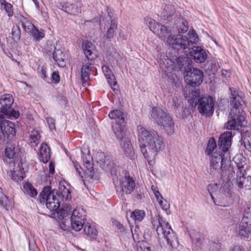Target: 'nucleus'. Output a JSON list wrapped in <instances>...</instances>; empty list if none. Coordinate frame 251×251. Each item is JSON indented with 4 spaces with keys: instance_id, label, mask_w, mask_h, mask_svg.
Returning a JSON list of instances; mask_svg holds the SVG:
<instances>
[{
    "instance_id": "f257e3e1",
    "label": "nucleus",
    "mask_w": 251,
    "mask_h": 251,
    "mask_svg": "<svg viewBox=\"0 0 251 251\" xmlns=\"http://www.w3.org/2000/svg\"><path fill=\"white\" fill-rule=\"evenodd\" d=\"M232 132L226 131L220 136L218 145L219 150L211 155L209 170L211 174L221 173L223 176L229 170L230 166V156L228 150L231 145Z\"/></svg>"
},
{
    "instance_id": "f03ea898",
    "label": "nucleus",
    "mask_w": 251,
    "mask_h": 251,
    "mask_svg": "<svg viewBox=\"0 0 251 251\" xmlns=\"http://www.w3.org/2000/svg\"><path fill=\"white\" fill-rule=\"evenodd\" d=\"M138 136L141 151L150 165H152L158 152L165 147L164 138L155 131H149L138 126Z\"/></svg>"
},
{
    "instance_id": "7ed1b4c3",
    "label": "nucleus",
    "mask_w": 251,
    "mask_h": 251,
    "mask_svg": "<svg viewBox=\"0 0 251 251\" xmlns=\"http://www.w3.org/2000/svg\"><path fill=\"white\" fill-rule=\"evenodd\" d=\"M231 92V112L228 116V121L226 128L228 130H238L241 122L245 121V113L243 110L246 103L243 99L244 94L234 88H230Z\"/></svg>"
},
{
    "instance_id": "20e7f679",
    "label": "nucleus",
    "mask_w": 251,
    "mask_h": 251,
    "mask_svg": "<svg viewBox=\"0 0 251 251\" xmlns=\"http://www.w3.org/2000/svg\"><path fill=\"white\" fill-rule=\"evenodd\" d=\"M175 19H171L170 22H166L163 25L149 18H146L145 21L151 31L156 33L158 37L164 41L167 46L176 50L177 43L176 39L178 35H175L176 30L172 25L174 23L176 24Z\"/></svg>"
},
{
    "instance_id": "39448f33",
    "label": "nucleus",
    "mask_w": 251,
    "mask_h": 251,
    "mask_svg": "<svg viewBox=\"0 0 251 251\" xmlns=\"http://www.w3.org/2000/svg\"><path fill=\"white\" fill-rule=\"evenodd\" d=\"M63 217L61 227L64 230H67L70 227V223L66 217L71 215L70 224L72 228L76 231H80L84 226L85 222V215L81 209H73L70 205H66L61 212Z\"/></svg>"
},
{
    "instance_id": "423d86ee",
    "label": "nucleus",
    "mask_w": 251,
    "mask_h": 251,
    "mask_svg": "<svg viewBox=\"0 0 251 251\" xmlns=\"http://www.w3.org/2000/svg\"><path fill=\"white\" fill-rule=\"evenodd\" d=\"M151 223L156 228L158 238L162 236L171 248H176L178 242L176 233L172 229L169 223L164 220L159 214L155 215L151 219Z\"/></svg>"
},
{
    "instance_id": "0eeeda50",
    "label": "nucleus",
    "mask_w": 251,
    "mask_h": 251,
    "mask_svg": "<svg viewBox=\"0 0 251 251\" xmlns=\"http://www.w3.org/2000/svg\"><path fill=\"white\" fill-rule=\"evenodd\" d=\"M151 117L158 125L163 126L168 134L174 133V122L168 113L160 108L154 107L152 108Z\"/></svg>"
},
{
    "instance_id": "6e6552de",
    "label": "nucleus",
    "mask_w": 251,
    "mask_h": 251,
    "mask_svg": "<svg viewBox=\"0 0 251 251\" xmlns=\"http://www.w3.org/2000/svg\"><path fill=\"white\" fill-rule=\"evenodd\" d=\"M57 191L52 190L50 187H45L39 196L40 203L45 204L50 211H55L60 206V202L57 198Z\"/></svg>"
},
{
    "instance_id": "1a4fd4ad",
    "label": "nucleus",
    "mask_w": 251,
    "mask_h": 251,
    "mask_svg": "<svg viewBox=\"0 0 251 251\" xmlns=\"http://www.w3.org/2000/svg\"><path fill=\"white\" fill-rule=\"evenodd\" d=\"M237 172L235 184L239 188L251 190V176L248 175V165L244 162L237 163Z\"/></svg>"
},
{
    "instance_id": "9d476101",
    "label": "nucleus",
    "mask_w": 251,
    "mask_h": 251,
    "mask_svg": "<svg viewBox=\"0 0 251 251\" xmlns=\"http://www.w3.org/2000/svg\"><path fill=\"white\" fill-rule=\"evenodd\" d=\"M111 119L117 122L113 126V131L118 139H122L125 137V114L119 110L111 111L108 115Z\"/></svg>"
},
{
    "instance_id": "9b49d317",
    "label": "nucleus",
    "mask_w": 251,
    "mask_h": 251,
    "mask_svg": "<svg viewBox=\"0 0 251 251\" xmlns=\"http://www.w3.org/2000/svg\"><path fill=\"white\" fill-rule=\"evenodd\" d=\"M13 102V98L10 94L3 95L0 99V112L10 119H17L20 115L18 111L11 108Z\"/></svg>"
},
{
    "instance_id": "f8f14e48",
    "label": "nucleus",
    "mask_w": 251,
    "mask_h": 251,
    "mask_svg": "<svg viewBox=\"0 0 251 251\" xmlns=\"http://www.w3.org/2000/svg\"><path fill=\"white\" fill-rule=\"evenodd\" d=\"M187 36L178 35L176 38V50H179L181 49H187L190 44H195L198 41V37L195 31L190 30L187 34Z\"/></svg>"
},
{
    "instance_id": "ddd939ff",
    "label": "nucleus",
    "mask_w": 251,
    "mask_h": 251,
    "mask_svg": "<svg viewBox=\"0 0 251 251\" xmlns=\"http://www.w3.org/2000/svg\"><path fill=\"white\" fill-rule=\"evenodd\" d=\"M214 105V101L212 97L204 96L199 100L198 109L201 115L209 116L213 113Z\"/></svg>"
},
{
    "instance_id": "4468645a",
    "label": "nucleus",
    "mask_w": 251,
    "mask_h": 251,
    "mask_svg": "<svg viewBox=\"0 0 251 251\" xmlns=\"http://www.w3.org/2000/svg\"><path fill=\"white\" fill-rule=\"evenodd\" d=\"M186 80L193 87L200 85L203 81V74L200 70L191 68L187 71Z\"/></svg>"
},
{
    "instance_id": "2eb2a0df",
    "label": "nucleus",
    "mask_w": 251,
    "mask_h": 251,
    "mask_svg": "<svg viewBox=\"0 0 251 251\" xmlns=\"http://www.w3.org/2000/svg\"><path fill=\"white\" fill-rule=\"evenodd\" d=\"M187 60V58L185 56L177 57L175 56V57L173 56L172 59H165L164 64L167 65L168 71L172 70H178L186 64Z\"/></svg>"
},
{
    "instance_id": "dca6fc26",
    "label": "nucleus",
    "mask_w": 251,
    "mask_h": 251,
    "mask_svg": "<svg viewBox=\"0 0 251 251\" xmlns=\"http://www.w3.org/2000/svg\"><path fill=\"white\" fill-rule=\"evenodd\" d=\"M5 154L9 163H15L21 159L20 149L16 144H8L5 150Z\"/></svg>"
},
{
    "instance_id": "f3484780",
    "label": "nucleus",
    "mask_w": 251,
    "mask_h": 251,
    "mask_svg": "<svg viewBox=\"0 0 251 251\" xmlns=\"http://www.w3.org/2000/svg\"><path fill=\"white\" fill-rule=\"evenodd\" d=\"M135 183L132 177L126 176L124 178L120 180L119 187L117 191H120L125 194H130L134 189Z\"/></svg>"
},
{
    "instance_id": "a211bd4d",
    "label": "nucleus",
    "mask_w": 251,
    "mask_h": 251,
    "mask_svg": "<svg viewBox=\"0 0 251 251\" xmlns=\"http://www.w3.org/2000/svg\"><path fill=\"white\" fill-rule=\"evenodd\" d=\"M189 54L198 63L203 62L207 58L205 51L201 47L194 46L189 49Z\"/></svg>"
},
{
    "instance_id": "6ab92c4d",
    "label": "nucleus",
    "mask_w": 251,
    "mask_h": 251,
    "mask_svg": "<svg viewBox=\"0 0 251 251\" xmlns=\"http://www.w3.org/2000/svg\"><path fill=\"white\" fill-rule=\"evenodd\" d=\"M175 18L176 24L174 23L172 25L176 30L175 35L185 33L188 29L187 22L181 18L179 15H176Z\"/></svg>"
},
{
    "instance_id": "aec40b11",
    "label": "nucleus",
    "mask_w": 251,
    "mask_h": 251,
    "mask_svg": "<svg viewBox=\"0 0 251 251\" xmlns=\"http://www.w3.org/2000/svg\"><path fill=\"white\" fill-rule=\"evenodd\" d=\"M82 49L86 58L87 61L94 59L97 56V52L94 47L90 42L86 41L82 43Z\"/></svg>"
},
{
    "instance_id": "412c9836",
    "label": "nucleus",
    "mask_w": 251,
    "mask_h": 251,
    "mask_svg": "<svg viewBox=\"0 0 251 251\" xmlns=\"http://www.w3.org/2000/svg\"><path fill=\"white\" fill-rule=\"evenodd\" d=\"M105 28L107 29L106 37L108 39H111L115 35V32L117 29L118 24L115 19L106 20L105 24Z\"/></svg>"
},
{
    "instance_id": "4be33fe9",
    "label": "nucleus",
    "mask_w": 251,
    "mask_h": 251,
    "mask_svg": "<svg viewBox=\"0 0 251 251\" xmlns=\"http://www.w3.org/2000/svg\"><path fill=\"white\" fill-rule=\"evenodd\" d=\"M176 15H178L176 12V8L174 5L170 3L165 4L163 10L161 13V17L164 19L166 18L170 21L171 19L174 18Z\"/></svg>"
},
{
    "instance_id": "5701e85b",
    "label": "nucleus",
    "mask_w": 251,
    "mask_h": 251,
    "mask_svg": "<svg viewBox=\"0 0 251 251\" xmlns=\"http://www.w3.org/2000/svg\"><path fill=\"white\" fill-rule=\"evenodd\" d=\"M251 232V222L247 218H243L239 225V234L246 237Z\"/></svg>"
},
{
    "instance_id": "b1692460",
    "label": "nucleus",
    "mask_w": 251,
    "mask_h": 251,
    "mask_svg": "<svg viewBox=\"0 0 251 251\" xmlns=\"http://www.w3.org/2000/svg\"><path fill=\"white\" fill-rule=\"evenodd\" d=\"M92 65L90 61H84L81 68V77L83 82H87L90 77V71L91 69L90 66Z\"/></svg>"
},
{
    "instance_id": "393cba45",
    "label": "nucleus",
    "mask_w": 251,
    "mask_h": 251,
    "mask_svg": "<svg viewBox=\"0 0 251 251\" xmlns=\"http://www.w3.org/2000/svg\"><path fill=\"white\" fill-rule=\"evenodd\" d=\"M9 176L11 179L17 182H21L25 177V171L22 166H19V169L11 171Z\"/></svg>"
},
{
    "instance_id": "a878e982",
    "label": "nucleus",
    "mask_w": 251,
    "mask_h": 251,
    "mask_svg": "<svg viewBox=\"0 0 251 251\" xmlns=\"http://www.w3.org/2000/svg\"><path fill=\"white\" fill-rule=\"evenodd\" d=\"M40 159L44 163H47L50 159V149L46 144L42 143L40 146Z\"/></svg>"
},
{
    "instance_id": "bb28decb",
    "label": "nucleus",
    "mask_w": 251,
    "mask_h": 251,
    "mask_svg": "<svg viewBox=\"0 0 251 251\" xmlns=\"http://www.w3.org/2000/svg\"><path fill=\"white\" fill-rule=\"evenodd\" d=\"M20 21L24 31L29 35L32 33L36 28L34 25L28 19L24 17H22L20 18Z\"/></svg>"
},
{
    "instance_id": "cd10ccee",
    "label": "nucleus",
    "mask_w": 251,
    "mask_h": 251,
    "mask_svg": "<svg viewBox=\"0 0 251 251\" xmlns=\"http://www.w3.org/2000/svg\"><path fill=\"white\" fill-rule=\"evenodd\" d=\"M64 57L65 54L60 49H55L53 52V58L59 66L63 67L65 65Z\"/></svg>"
},
{
    "instance_id": "c85d7f7f",
    "label": "nucleus",
    "mask_w": 251,
    "mask_h": 251,
    "mask_svg": "<svg viewBox=\"0 0 251 251\" xmlns=\"http://www.w3.org/2000/svg\"><path fill=\"white\" fill-rule=\"evenodd\" d=\"M84 232L85 234L91 238H95L97 236V230L96 226L90 223H86L84 226Z\"/></svg>"
},
{
    "instance_id": "c756f323",
    "label": "nucleus",
    "mask_w": 251,
    "mask_h": 251,
    "mask_svg": "<svg viewBox=\"0 0 251 251\" xmlns=\"http://www.w3.org/2000/svg\"><path fill=\"white\" fill-rule=\"evenodd\" d=\"M59 192L62 197L65 200H68L71 198L70 186L66 183L65 184L64 182L60 183Z\"/></svg>"
},
{
    "instance_id": "7c9ffc66",
    "label": "nucleus",
    "mask_w": 251,
    "mask_h": 251,
    "mask_svg": "<svg viewBox=\"0 0 251 251\" xmlns=\"http://www.w3.org/2000/svg\"><path fill=\"white\" fill-rule=\"evenodd\" d=\"M41 131L38 129H33L30 135L29 141L32 146L36 147L40 142Z\"/></svg>"
},
{
    "instance_id": "2f4dec72",
    "label": "nucleus",
    "mask_w": 251,
    "mask_h": 251,
    "mask_svg": "<svg viewBox=\"0 0 251 251\" xmlns=\"http://www.w3.org/2000/svg\"><path fill=\"white\" fill-rule=\"evenodd\" d=\"M65 11L71 15H77L80 13L81 9L78 3L70 4L65 7Z\"/></svg>"
},
{
    "instance_id": "473e14b6",
    "label": "nucleus",
    "mask_w": 251,
    "mask_h": 251,
    "mask_svg": "<svg viewBox=\"0 0 251 251\" xmlns=\"http://www.w3.org/2000/svg\"><path fill=\"white\" fill-rule=\"evenodd\" d=\"M122 140V139H121ZM124 140L123 149L126 154L128 156H132L134 154V150L130 141L128 139H125L124 137L122 139Z\"/></svg>"
},
{
    "instance_id": "72a5a7b5",
    "label": "nucleus",
    "mask_w": 251,
    "mask_h": 251,
    "mask_svg": "<svg viewBox=\"0 0 251 251\" xmlns=\"http://www.w3.org/2000/svg\"><path fill=\"white\" fill-rule=\"evenodd\" d=\"M1 8L5 10L8 17H11L13 15V9L12 5L5 0H0Z\"/></svg>"
},
{
    "instance_id": "f704fd0d",
    "label": "nucleus",
    "mask_w": 251,
    "mask_h": 251,
    "mask_svg": "<svg viewBox=\"0 0 251 251\" xmlns=\"http://www.w3.org/2000/svg\"><path fill=\"white\" fill-rule=\"evenodd\" d=\"M45 31L43 29L38 30L36 27L33 32L30 34L35 41H39L45 37Z\"/></svg>"
},
{
    "instance_id": "c9c22d12",
    "label": "nucleus",
    "mask_w": 251,
    "mask_h": 251,
    "mask_svg": "<svg viewBox=\"0 0 251 251\" xmlns=\"http://www.w3.org/2000/svg\"><path fill=\"white\" fill-rule=\"evenodd\" d=\"M24 191L31 197H34L37 194L36 189L28 183L25 184L24 185Z\"/></svg>"
},
{
    "instance_id": "e433bc0d",
    "label": "nucleus",
    "mask_w": 251,
    "mask_h": 251,
    "mask_svg": "<svg viewBox=\"0 0 251 251\" xmlns=\"http://www.w3.org/2000/svg\"><path fill=\"white\" fill-rule=\"evenodd\" d=\"M176 70H172L171 71H168L167 68L166 70H164L165 72H167V74L168 78L172 82L176 85L179 84V79L177 75L175 73H173L172 71H175Z\"/></svg>"
},
{
    "instance_id": "4c0bfd02",
    "label": "nucleus",
    "mask_w": 251,
    "mask_h": 251,
    "mask_svg": "<svg viewBox=\"0 0 251 251\" xmlns=\"http://www.w3.org/2000/svg\"><path fill=\"white\" fill-rule=\"evenodd\" d=\"M216 147V144L213 138H210L208 142L207 148L206 149V152L208 155H211L213 153L215 148Z\"/></svg>"
},
{
    "instance_id": "58836bf2",
    "label": "nucleus",
    "mask_w": 251,
    "mask_h": 251,
    "mask_svg": "<svg viewBox=\"0 0 251 251\" xmlns=\"http://www.w3.org/2000/svg\"><path fill=\"white\" fill-rule=\"evenodd\" d=\"M144 212L140 210H135L131 214V217L135 221H141L144 219Z\"/></svg>"
},
{
    "instance_id": "ea45409f",
    "label": "nucleus",
    "mask_w": 251,
    "mask_h": 251,
    "mask_svg": "<svg viewBox=\"0 0 251 251\" xmlns=\"http://www.w3.org/2000/svg\"><path fill=\"white\" fill-rule=\"evenodd\" d=\"M136 251H151V248L146 242H138L136 245Z\"/></svg>"
},
{
    "instance_id": "a19ab883",
    "label": "nucleus",
    "mask_w": 251,
    "mask_h": 251,
    "mask_svg": "<svg viewBox=\"0 0 251 251\" xmlns=\"http://www.w3.org/2000/svg\"><path fill=\"white\" fill-rule=\"evenodd\" d=\"M12 38L15 41H18L20 38L21 30L18 26H14L11 31Z\"/></svg>"
},
{
    "instance_id": "79ce46f5",
    "label": "nucleus",
    "mask_w": 251,
    "mask_h": 251,
    "mask_svg": "<svg viewBox=\"0 0 251 251\" xmlns=\"http://www.w3.org/2000/svg\"><path fill=\"white\" fill-rule=\"evenodd\" d=\"M131 232L134 241L138 242H140L139 236L141 235V233L139 227L138 226H135L134 230H133L132 228L131 227Z\"/></svg>"
},
{
    "instance_id": "37998d69",
    "label": "nucleus",
    "mask_w": 251,
    "mask_h": 251,
    "mask_svg": "<svg viewBox=\"0 0 251 251\" xmlns=\"http://www.w3.org/2000/svg\"><path fill=\"white\" fill-rule=\"evenodd\" d=\"M84 165L87 169H92L93 168V162H92V157L88 153L87 156L86 157L85 160H84Z\"/></svg>"
},
{
    "instance_id": "c03bdc74",
    "label": "nucleus",
    "mask_w": 251,
    "mask_h": 251,
    "mask_svg": "<svg viewBox=\"0 0 251 251\" xmlns=\"http://www.w3.org/2000/svg\"><path fill=\"white\" fill-rule=\"evenodd\" d=\"M106 79H107L108 82L110 85L111 88L114 91H115L116 89L113 87L116 85L117 81H116V78L114 75H110V76L107 77Z\"/></svg>"
},
{
    "instance_id": "a18cd8bd",
    "label": "nucleus",
    "mask_w": 251,
    "mask_h": 251,
    "mask_svg": "<svg viewBox=\"0 0 251 251\" xmlns=\"http://www.w3.org/2000/svg\"><path fill=\"white\" fill-rule=\"evenodd\" d=\"M95 175L94 168L87 169L85 171V179H92Z\"/></svg>"
},
{
    "instance_id": "49530a36",
    "label": "nucleus",
    "mask_w": 251,
    "mask_h": 251,
    "mask_svg": "<svg viewBox=\"0 0 251 251\" xmlns=\"http://www.w3.org/2000/svg\"><path fill=\"white\" fill-rule=\"evenodd\" d=\"M245 214L243 218H247L250 222L251 223V204L247 205L245 208Z\"/></svg>"
},
{
    "instance_id": "de8ad7c7",
    "label": "nucleus",
    "mask_w": 251,
    "mask_h": 251,
    "mask_svg": "<svg viewBox=\"0 0 251 251\" xmlns=\"http://www.w3.org/2000/svg\"><path fill=\"white\" fill-rule=\"evenodd\" d=\"M158 203L164 210H167L170 208V203L166 200L163 199L162 200H159Z\"/></svg>"
},
{
    "instance_id": "09e8293b",
    "label": "nucleus",
    "mask_w": 251,
    "mask_h": 251,
    "mask_svg": "<svg viewBox=\"0 0 251 251\" xmlns=\"http://www.w3.org/2000/svg\"><path fill=\"white\" fill-rule=\"evenodd\" d=\"M198 97H199V93L198 91L193 90H192V92L191 94H189V96H186L188 100L189 101H193L195 98Z\"/></svg>"
},
{
    "instance_id": "8fccbe9b",
    "label": "nucleus",
    "mask_w": 251,
    "mask_h": 251,
    "mask_svg": "<svg viewBox=\"0 0 251 251\" xmlns=\"http://www.w3.org/2000/svg\"><path fill=\"white\" fill-rule=\"evenodd\" d=\"M47 122L49 125V127L51 130L54 129L55 128V121L53 119L51 118H48L47 119Z\"/></svg>"
},
{
    "instance_id": "3c124183",
    "label": "nucleus",
    "mask_w": 251,
    "mask_h": 251,
    "mask_svg": "<svg viewBox=\"0 0 251 251\" xmlns=\"http://www.w3.org/2000/svg\"><path fill=\"white\" fill-rule=\"evenodd\" d=\"M102 70L106 78L109 76H110V75H113V74H112V72L111 70L109 69V68L106 66H103L102 67Z\"/></svg>"
},
{
    "instance_id": "603ef678",
    "label": "nucleus",
    "mask_w": 251,
    "mask_h": 251,
    "mask_svg": "<svg viewBox=\"0 0 251 251\" xmlns=\"http://www.w3.org/2000/svg\"><path fill=\"white\" fill-rule=\"evenodd\" d=\"M1 189L0 188V202L2 205H4L5 204H6L7 198L1 193Z\"/></svg>"
},
{
    "instance_id": "864d4df0",
    "label": "nucleus",
    "mask_w": 251,
    "mask_h": 251,
    "mask_svg": "<svg viewBox=\"0 0 251 251\" xmlns=\"http://www.w3.org/2000/svg\"><path fill=\"white\" fill-rule=\"evenodd\" d=\"M51 78L53 80L55 81V83H58L60 80V76L58 73L54 72L52 74Z\"/></svg>"
},
{
    "instance_id": "5fc2aeb1",
    "label": "nucleus",
    "mask_w": 251,
    "mask_h": 251,
    "mask_svg": "<svg viewBox=\"0 0 251 251\" xmlns=\"http://www.w3.org/2000/svg\"><path fill=\"white\" fill-rule=\"evenodd\" d=\"M74 167L75 169L76 172L77 173L78 175L80 176V178L82 179V180L83 181L84 180L83 179V176H81V171L82 170L81 167L79 166V165H77V164L75 163V162H74Z\"/></svg>"
},
{
    "instance_id": "6e6d98bb",
    "label": "nucleus",
    "mask_w": 251,
    "mask_h": 251,
    "mask_svg": "<svg viewBox=\"0 0 251 251\" xmlns=\"http://www.w3.org/2000/svg\"><path fill=\"white\" fill-rule=\"evenodd\" d=\"M222 75L226 79L229 78L230 76V72L226 70L223 69L221 71Z\"/></svg>"
},
{
    "instance_id": "4d7b16f0",
    "label": "nucleus",
    "mask_w": 251,
    "mask_h": 251,
    "mask_svg": "<svg viewBox=\"0 0 251 251\" xmlns=\"http://www.w3.org/2000/svg\"><path fill=\"white\" fill-rule=\"evenodd\" d=\"M220 249V246L218 244L213 243L210 246V251H218Z\"/></svg>"
},
{
    "instance_id": "13d9d810",
    "label": "nucleus",
    "mask_w": 251,
    "mask_h": 251,
    "mask_svg": "<svg viewBox=\"0 0 251 251\" xmlns=\"http://www.w3.org/2000/svg\"><path fill=\"white\" fill-rule=\"evenodd\" d=\"M245 148L249 151H251V144L248 140H244Z\"/></svg>"
},
{
    "instance_id": "bf43d9fd",
    "label": "nucleus",
    "mask_w": 251,
    "mask_h": 251,
    "mask_svg": "<svg viewBox=\"0 0 251 251\" xmlns=\"http://www.w3.org/2000/svg\"><path fill=\"white\" fill-rule=\"evenodd\" d=\"M154 195L155 197H156L158 202L159 201V200H162L163 198L162 197L161 194L160 192L158 191H154Z\"/></svg>"
},
{
    "instance_id": "052dcab7",
    "label": "nucleus",
    "mask_w": 251,
    "mask_h": 251,
    "mask_svg": "<svg viewBox=\"0 0 251 251\" xmlns=\"http://www.w3.org/2000/svg\"><path fill=\"white\" fill-rule=\"evenodd\" d=\"M108 16H109V19L108 20H111L113 19H115L114 17V13L112 12V10L109 8L107 9Z\"/></svg>"
},
{
    "instance_id": "680f3d73",
    "label": "nucleus",
    "mask_w": 251,
    "mask_h": 251,
    "mask_svg": "<svg viewBox=\"0 0 251 251\" xmlns=\"http://www.w3.org/2000/svg\"><path fill=\"white\" fill-rule=\"evenodd\" d=\"M49 171L51 174L54 172V165L52 162H50L49 164Z\"/></svg>"
},
{
    "instance_id": "e2e57ef3",
    "label": "nucleus",
    "mask_w": 251,
    "mask_h": 251,
    "mask_svg": "<svg viewBox=\"0 0 251 251\" xmlns=\"http://www.w3.org/2000/svg\"><path fill=\"white\" fill-rule=\"evenodd\" d=\"M216 187V186L214 185H208V186H207V190L209 191V193H210V196L212 198V200H214V198H213V194H212V192L210 191V190L211 189H212L213 187Z\"/></svg>"
},
{
    "instance_id": "0e129e2a",
    "label": "nucleus",
    "mask_w": 251,
    "mask_h": 251,
    "mask_svg": "<svg viewBox=\"0 0 251 251\" xmlns=\"http://www.w3.org/2000/svg\"><path fill=\"white\" fill-rule=\"evenodd\" d=\"M32 1L34 2L36 7H39V3H38L37 0H32Z\"/></svg>"
},
{
    "instance_id": "69168bd1",
    "label": "nucleus",
    "mask_w": 251,
    "mask_h": 251,
    "mask_svg": "<svg viewBox=\"0 0 251 251\" xmlns=\"http://www.w3.org/2000/svg\"><path fill=\"white\" fill-rule=\"evenodd\" d=\"M60 101H61V104H63V103H64V104H66V102H65L66 100H65V99L64 98H62V99H61Z\"/></svg>"
},
{
    "instance_id": "338daca9",
    "label": "nucleus",
    "mask_w": 251,
    "mask_h": 251,
    "mask_svg": "<svg viewBox=\"0 0 251 251\" xmlns=\"http://www.w3.org/2000/svg\"><path fill=\"white\" fill-rule=\"evenodd\" d=\"M42 72L43 75H44V77H46L45 71L43 69H42ZM42 77H43V76Z\"/></svg>"
},
{
    "instance_id": "774afa93",
    "label": "nucleus",
    "mask_w": 251,
    "mask_h": 251,
    "mask_svg": "<svg viewBox=\"0 0 251 251\" xmlns=\"http://www.w3.org/2000/svg\"><path fill=\"white\" fill-rule=\"evenodd\" d=\"M47 176L46 174H45L44 176V181H47Z\"/></svg>"
}]
</instances>
